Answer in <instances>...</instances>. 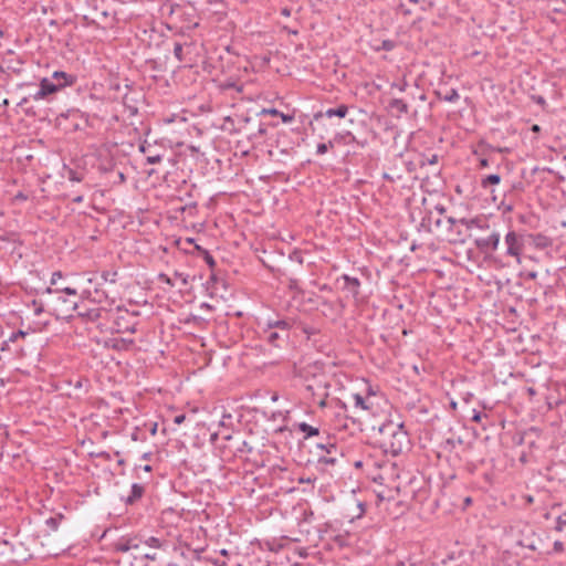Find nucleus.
Here are the masks:
<instances>
[{
	"mask_svg": "<svg viewBox=\"0 0 566 566\" xmlns=\"http://www.w3.org/2000/svg\"><path fill=\"white\" fill-rule=\"evenodd\" d=\"M327 149H328L327 144L322 143V144H318V145H317L316 153H317L318 155H324V154L327 151Z\"/></svg>",
	"mask_w": 566,
	"mask_h": 566,
	"instance_id": "obj_30",
	"label": "nucleus"
},
{
	"mask_svg": "<svg viewBox=\"0 0 566 566\" xmlns=\"http://www.w3.org/2000/svg\"><path fill=\"white\" fill-rule=\"evenodd\" d=\"M259 132H260L261 134H263V133L265 132V129L260 128V130H259Z\"/></svg>",
	"mask_w": 566,
	"mask_h": 566,
	"instance_id": "obj_54",
	"label": "nucleus"
},
{
	"mask_svg": "<svg viewBox=\"0 0 566 566\" xmlns=\"http://www.w3.org/2000/svg\"><path fill=\"white\" fill-rule=\"evenodd\" d=\"M480 165H481L482 167H486V166H488V160H486V159H482V160L480 161Z\"/></svg>",
	"mask_w": 566,
	"mask_h": 566,
	"instance_id": "obj_47",
	"label": "nucleus"
},
{
	"mask_svg": "<svg viewBox=\"0 0 566 566\" xmlns=\"http://www.w3.org/2000/svg\"><path fill=\"white\" fill-rule=\"evenodd\" d=\"M56 292H63L69 295H76V293H77L76 290L73 287H63L61 290H56Z\"/></svg>",
	"mask_w": 566,
	"mask_h": 566,
	"instance_id": "obj_31",
	"label": "nucleus"
},
{
	"mask_svg": "<svg viewBox=\"0 0 566 566\" xmlns=\"http://www.w3.org/2000/svg\"><path fill=\"white\" fill-rule=\"evenodd\" d=\"M61 277H62V273L60 271L54 272L52 274L51 284H55L57 282V280Z\"/></svg>",
	"mask_w": 566,
	"mask_h": 566,
	"instance_id": "obj_34",
	"label": "nucleus"
},
{
	"mask_svg": "<svg viewBox=\"0 0 566 566\" xmlns=\"http://www.w3.org/2000/svg\"><path fill=\"white\" fill-rule=\"evenodd\" d=\"M144 492H145V489L142 484L134 483L132 485L130 495L127 497L126 503L127 504L135 503L137 500H139L143 496Z\"/></svg>",
	"mask_w": 566,
	"mask_h": 566,
	"instance_id": "obj_14",
	"label": "nucleus"
},
{
	"mask_svg": "<svg viewBox=\"0 0 566 566\" xmlns=\"http://www.w3.org/2000/svg\"><path fill=\"white\" fill-rule=\"evenodd\" d=\"M185 419H186L185 415H178V416L175 417L174 422L177 423V424H180V423H182L185 421Z\"/></svg>",
	"mask_w": 566,
	"mask_h": 566,
	"instance_id": "obj_35",
	"label": "nucleus"
},
{
	"mask_svg": "<svg viewBox=\"0 0 566 566\" xmlns=\"http://www.w3.org/2000/svg\"><path fill=\"white\" fill-rule=\"evenodd\" d=\"M149 455H150L149 453H145V454L143 455V458H144V459H149Z\"/></svg>",
	"mask_w": 566,
	"mask_h": 566,
	"instance_id": "obj_50",
	"label": "nucleus"
},
{
	"mask_svg": "<svg viewBox=\"0 0 566 566\" xmlns=\"http://www.w3.org/2000/svg\"><path fill=\"white\" fill-rule=\"evenodd\" d=\"M481 417H482V416H481V413H480V412H475V413L473 415V417H472V420H473L474 422H480V421H481Z\"/></svg>",
	"mask_w": 566,
	"mask_h": 566,
	"instance_id": "obj_38",
	"label": "nucleus"
},
{
	"mask_svg": "<svg viewBox=\"0 0 566 566\" xmlns=\"http://www.w3.org/2000/svg\"><path fill=\"white\" fill-rule=\"evenodd\" d=\"M196 249L198 251H201L205 254L206 262L209 264L210 268H213L216 262H214L213 258L209 254V252L203 250V249H201L200 245H196Z\"/></svg>",
	"mask_w": 566,
	"mask_h": 566,
	"instance_id": "obj_25",
	"label": "nucleus"
},
{
	"mask_svg": "<svg viewBox=\"0 0 566 566\" xmlns=\"http://www.w3.org/2000/svg\"><path fill=\"white\" fill-rule=\"evenodd\" d=\"M262 114H271V115H277L279 114V111L275 109V108H271V109H262L261 112Z\"/></svg>",
	"mask_w": 566,
	"mask_h": 566,
	"instance_id": "obj_36",
	"label": "nucleus"
},
{
	"mask_svg": "<svg viewBox=\"0 0 566 566\" xmlns=\"http://www.w3.org/2000/svg\"><path fill=\"white\" fill-rule=\"evenodd\" d=\"M297 428L301 432H303L305 434V438L318 434V429L313 426L307 424L306 422H300L297 424Z\"/></svg>",
	"mask_w": 566,
	"mask_h": 566,
	"instance_id": "obj_19",
	"label": "nucleus"
},
{
	"mask_svg": "<svg viewBox=\"0 0 566 566\" xmlns=\"http://www.w3.org/2000/svg\"><path fill=\"white\" fill-rule=\"evenodd\" d=\"M138 547L139 544L135 538L122 537L114 544L115 551L120 553H126L130 549H137Z\"/></svg>",
	"mask_w": 566,
	"mask_h": 566,
	"instance_id": "obj_9",
	"label": "nucleus"
},
{
	"mask_svg": "<svg viewBox=\"0 0 566 566\" xmlns=\"http://www.w3.org/2000/svg\"><path fill=\"white\" fill-rule=\"evenodd\" d=\"M438 96L446 101V102H450V103H453L455 101L459 99V93L455 88H450V90H447L446 93H442L441 91L437 92Z\"/></svg>",
	"mask_w": 566,
	"mask_h": 566,
	"instance_id": "obj_17",
	"label": "nucleus"
},
{
	"mask_svg": "<svg viewBox=\"0 0 566 566\" xmlns=\"http://www.w3.org/2000/svg\"><path fill=\"white\" fill-rule=\"evenodd\" d=\"M76 77L62 71H55L51 78L44 77L40 82V90L33 95L34 101L44 99L46 96L57 91L71 86L75 83Z\"/></svg>",
	"mask_w": 566,
	"mask_h": 566,
	"instance_id": "obj_3",
	"label": "nucleus"
},
{
	"mask_svg": "<svg viewBox=\"0 0 566 566\" xmlns=\"http://www.w3.org/2000/svg\"><path fill=\"white\" fill-rule=\"evenodd\" d=\"M281 13H282L283 15H285V17H289V15L291 14V10H290V9H287V8H283V9L281 10Z\"/></svg>",
	"mask_w": 566,
	"mask_h": 566,
	"instance_id": "obj_41",
	"label": "nucleus"
},
{
	"mask_svg": "<svg viewBox=\"0 0 566 566\" xmlns=\"http://www.w3.org/2000/svg\"><path fill=\"white\" fill-rule=\"evenodd\" d=\"M116 276H117V272H116V271H114V272L104 271V272L102 273V279H103L105 282L115 283V282H116Z\"/></svg>",
	"mask_w": 566,
	"mask_h": 566,
	"instance_id": "obj_24",
	"label": "nucleus"
},
{
	"mask_svg": "<svg viewBox=\"0 0 566 566\" xmlns=\"http://www.w3.org/2000/svg\"><path fill=\"white\" fill-rule=\"evenodd\" d=\"M321 449L326 450L327 455H322L319 458V462H324L326 464H334L336 462V454L338 453L337 447L333 443L328 446L319 444Z\"/></svg>",
	"mask_w": 566,
	"mask_h": 566,
	"instance_id": "obj_10",
	"label": "nucleus"
},
{
	"mask_svg": "<svg viewBox=\"0 0 566 566\" xmlns=\"http://www.w3.org/2000/svg\"><path fill=\"white\" fill-rule=\"evenodd\" d=\"M0 71H2V67L0 66Z\"/></svg>",
	"mask_w": 566,
	"mask_h": 566,
	"instance_id": "obj_57",
	"label": "nucleus"
},
{
	"mask_svg": "<svg viewBox=\"0 0 566 566\" xmlns=\"http://www.w3.org/2000/svg\"><path fill=\"white\" fill-rule=\"evenodd\" d=\"M95 301L101 302L102 301L101 296L96 297Z\"/></svg>",
	"mask_w": 566,
	"mask_h": 566,
	"instance_id": "obj_53",
	"label": "nucleus"
},
{
	"mask_svg": "<svg viewBox=\"0 0 566 566\" xmlns=\"http://www.w3.org/2000/svg\"><path fill=\"white\" fill-rule=\"evenodd\" d=\"M264 335L268 342L275 347H281L282 344L285 343L286 339L289 338V332L283 333L268 328L264 331Z\"/></svg>",
	"mask_w": 566,
	"mask_h": 566,
	"instance_id": "obj_7",
	"label": "nucleus"
},
{
	"mask_svg": "<svg viewBox=\"0 0 566 566\" xmlns=\"http://www.w3.org/2000/svg\"><path fill=\"white\" fill-rule=\"evenodd\" d=\"M500 233L493 231L490 235L485 238H480L475 240V244L480 250H496L500 244Z\"/></svg>",
	"mask_w": 566,
	"mask_h": 566,
	"instance_id": "obj_6",
	"label": "nucleus"
},
{
	"mask_svg": "<svg viewBox=\"0 0 566 566\" xmlns=\"http://www.w3.org/2000/svg\"><path fill=\"white\" fill-rule=\"evenodd\" d=\"M378 433V442L385 453L396 457L409 448L410 440L408 433L400 423L392 421L384 423L379 427Z\"/></svg>",
	"mask_w": 566,
	"mask_h": 566,
	"instance_id": "obj_1",
	"label": "nucleus"
},
{
	"mask_svg": "<svg viewBox=\"0 0 566 566\" xmlns=\"http://www.w3.org/2000/svg\"><path fill=\"white\" fill-rule=\"evenodd\" d=\"M501 182V176L497 174H492L486 177H484L481 180L482 188H488L491 185H499Z\"/></svg>",
	"mask_w": 566,
	"mask_h": 566,
	"instance_id": "obj_21",
	"label": "nucleus"
},
{
	"mask_svg": "<svg viewBox=\"0 0 566 566\" xmlns=\"http://www.w3.org/2000/svg\"><path fill=\"white\" fill-rule=\"evenodd\" d=\"M354 405L356 408H359L361 410H370L371 405L369 403V399L363 397L360 394H354L353 395Z\"/></svg>",
	"mask_w": 566,
	"mask_h": 566,
	"instance_id": "obj_16",
	"label": "nucleus"
},
{
	"mask_svg": "<svg viewBox=\"0 0 566 566\" xmlns=\"http://www.w3.org/2000/svg\"><path fill=\"white\" fill-rule=\"evenodd\" d=\"M438 161V156L437 155H432L430 159H428V163L430 165H433V164H437Z\"/></svg>",
	"mask_w": 566,
	"mask_h": 566,
	"instance_id": "obj_39",
	"label": "nucleus"
},
{
	"mask_svg": "<svg viewBox=\"0 0 566 566\" xmlns=\"http://www.w3.org/2000/svg\"><path fill=\"white\" fill-rule=\"evenodd\" d=\"M374 465L376 468V472L371 474L373 480L379 484L388 486L389 489L400 492L401 470L398 468L397 463L386 460L381 462H375Z\"/></svg>",
	"mask_w": 566,
	"mask_h": 566,
	"instance_id": "obj_2",
	"label": "nucleus"
},
{
	"mask_svg": "<svg viewBox=\"0 0 566 566\" xmlns=\"http://www.w3.org/2000/svg\"><path fill=\"white\" fill-rule=\"evenodd\" d=\"M145 544L148 545L149 547H154V548H160L161 547V542L159 541V538L157 537H148L146 541H145Z\"/></svg>",
	"mask_w": 566,
	"mask_h": 566,
	"instance_id": "obj_26",
	"label": "nucleus"
},
{
	"mask_svg": "<svg viewBox=\"0 0 566 566\" xmlns=\"http://www.w3.org/2000/svg\"><path fill=\"white\" fill-rule=\"evenodd\" d=\"M439 212H440V213H443V212H444V208H443V207H442V208H440V209H439Z\"/></svg>",
	"mask_w": 566,
	"mask_h": 566,
	"instance_id": "obj_52",
	"label": "nucleus"
},
{
	"mask_svg": "<svg viewBox=\"0 0 566 566\" xmlns=\"http://www.w3.org/2000/svg\"><path fill=\"white\" fill-rule=\"evenodd\" d=\"M221 554H222V555H227V551H226V549H223V551L221 552Z\"/></svg>",
	"mask_w": 566,
	"mask_h": 566,
	"instance_id": "obj_55",
	"label": "nucleus"
},
{
	"mask_svg": "<svg viewBox=\"0 0 566 566\" xmlns=\"http://www.w3.org/2000/svg\"><path fill=\"white\" fill-rule=\"evenodd\" d=\"M75 201H76V202H81V201H82V197H77V198H75Z\"/></svg>",
	"mask_w": 566,
	"mask_h": 566,
	"instance_id": "obj_51",
	"label": "nucleus"
},
{
	"mask_svg": "<svg viewBox=\"0 0 566 566\" xmlns=\"http://www.w3.org/2000/svg\"><path fill=\"white\" fill-rule=\"evenodd\" d=\"M448 221L451 223V224H454L457 222H459V220H455L454 218L450 217L448 218Z\"/></svg>",
	"mask_w": 566,
	"mask_h": 566,
	"instance_id": "obj_46",
	"label": "nucleus"
},
{
	"mask_svg": "<svg viewBox=\"0 0 566 566\" xmlns=\"http://www.w3.org/2000/svg\"><path fill=\"white\" fill-rule=\"evenodd\" d=\"M411 2H418V0H410Z\"/></svg>",
	"mask_w": 566,
	"mask_h": 566,
	"instance_id": "obj_56",
	"label": "nucleus"
},
{
	"mask_svg": "<svg viewBox=\"0 0 566 566\" xmlns=\"http://www.w3.org/2000/svg\"><path fill=\"white\" fill-rule=\"evenodd\" d=\"M532 130H533L534 133H538V132L541 130V127H539L538 125H536V124H535V125H533V126H532Z\"/></svg>",
	"mask_w": 566,
	"mask_h": 566,
	"instance_id": "obj_45",
	"label": "nucleus"
},
{
	"mask_svg": "<svg viewBox=\"0 0 566 566\" xmlns=\"http://www.w3.org/2000/svg\"><path fill=\"white\" fill-rule=\"evenodd\" d=\"M265 325L268 329H275L283 333L289 332L291 327V324L285 319H268Z\"/></svg>",
	"mask_w": 566,
	"mask_h": 566,
	"instance_id": "obj_11",
	"label": "nucleus"
},
{
	"mask_svg": "<svg viewBox=\"0 0 566 566\" xmlns=\"http://www.w3.org/2000/svg\"><path fill=\"white\" fill-rule=\"evenodd\" d=\"M505 243L507 245L506 254L516 258L517 262H521V252L523 248V243L521 241V238L514 232L510 231L505 235Z\"/></svg>",
	"mask_w": 566,
	"mask_h": 566,
	"instance_id": "obj_4",
	"label": "nucleus"
},
{
	"mask_svg": "<svg viewBox=\"0 0 566 566\" xmlns=\"http://www.w3.org/2000/svg\"><path fill=\"white\" fill-rule=\"evenodd\" d=\"M159 280L165 282L166 284L170 285V286H174L176 285V282L174 281V277H169L168 275L166 274H160L159 275Z\"/></svg>",
	"mask_w": 566,
	"mask_h": 566,
	"instance_id": "obj_27",
	"label": "nucleus"
},
{
	"mask_svg": "<svg viewBox=\"0 0 566 566\" xmlns=\"http://www.w3.org/2000/svg\"><path fill=\"white\" fill-rule=\"evenodd\" d=\"M144 470H145L146 472H150V471H151V467L147 464V465H145V467H144Z\"/></svg>",
	"mask_w": 566,
	"mask_h": 566,
	"instance_id": "obj_49",
	"label": "nucleus"
},
{
	"mask_svg": "<svg viewBox=\"0 0 566 566\" xmlns=\"http://www.w3.org/2000/svg\"><path fill=\"white\" fill-rule=\"evenodd\" d=\"M126 331H128V332H130V333H135V332H136V328H135V326L126 327Z\"/></svg>",
	"mask_w": 566,
	"mask_h": 566,
	"instance_id": "obj_48",
	"label": "nucleus"
},
{
	"mask_svg": "<svg viewBox=\"0 0 566 566\" xmlns=\"http://www.w3.org/2000/svg\"><path fill=\"white\" fill-rule=\"evenodd\" d=\"M536 276H537V273H536V272H530V273L527 274V277H528V279H531V280L536 279Z\"/></svg>",
	"mask_w": 566,
	"mask_h": 566,
	"instance_id": "obj_42",
	"label": "nucleus"
},
{
	"mask_svg": "<svg viewBox=\"0 0 566 566\" xmlns=\"http://www.w3.org/2000/svg\"><path fill=\"white\" fill-rule=\"evenodd\" d=\"M281 116H282L283 122H290L292 119L291 116H287V115H284V114H281Z\"/></svg>",
	"mask_w": 566,
	"mask_h": 566,
	"instance_id": "obj_43",
	"label": "nucleus"
},
{
	"mask_svg": "<svg viewBox=\"0 0 566 566\" xmlns=\"http://www.w3.org/2000/svg\"><path fill=\"white\" fill-rule=\"evenodd\" d=\"M348 112V107L346 105H339L337 108H328L325 111V113H319L317 115H315V118H318L321 116H326L328 118L333 117V116H337L339 118H343L346 116Z\"/></svg>",
	"mask_w": 566,
	"mask_h": 566,
	"instance_id": "obj_12",
	"label": "nucleus"
},
{
	"mask_svg": "<svg viewBox=\"0 0 566 566\" xmlns=\"http://www.w3.org/2000/svg\"><path fill=\"white\" fill-rule=\"evenodd\" d=\"M174 53L176 57L181 61V54H182V45L180 43H176L174 48Z\"/></svg>",
	"mask_w": 566,
	"mask_h": 566,
	"instance_id": "obj_28",
	"label": "nucleus"
},
{
	"mask_svg": "<svg viewBox=\"0 0 566 566\" xmlns=\"http://www.w3.org/2000/svg\"><path fill=\"white\" fill-rule=\"evenodd\" d=\"M149 432L151 436H155L157 433V423L156 422L150 423Z\"/></svg>",
	"mask_w": 566,
	"mask_h": 566,
	"instance_id": "obj_37",
	"label": "nucleus"
},
{
	"mask_svg": "<svg viewBox=\"0 0 566 566\" xmlns=\"http://www.w3.org/2000/svg\"><path fill=\"white\" fill-rule=\"evenodd\" d=\"M554 551H555V552H557V553L563 552V551H564V545H563V543H562V542H559V541H556V542L554 543Z\"/></svg>",
	"mask_w": 566,
	"mask_h": 566,
	"instance_id": "obj_33",
	"label": "nucleus"
},
{
	"mask_svg": "<svg viewBox=\"0 0 566 566\" xmlns=\"http://www.w3.org/2000/svg\"><path fill=\"white\" fill-rule=\"evenodd\" d=\"M406 85H407L406 83H402V84H400V85H396V86L398 87V90H399L400 92H402V91H405V90H406Z\"/></svg>",
	"mask_w": 566,
	"mask_h": 566,
	"instance_id": "obj_44",
	"label": "nucleus"
},
{
	"mask_svg": "<svg viewBox=\"0 0 566 566\" xmlns=\"http://www.w3.org/2000/svg\"><path fill=\"white\" fill-rule=\"evenodd\" d=\"M553 514L556 515L555 516V521H556L555 530L557 532H562L566 527V509L563 510V504L555 503L554 505H552L551 511L545 514V517L549 518L551 515H553Z\"/></svg>",
	"mask_w": 566,
	"mask_h": 566,
	"instance_id": "obj_5",
	"label": "nucleus"
},
{
	"mask_svg": "<svg viewBox=\"0 0 566 566\" xmlns=\"http://www.w3.org/2000/svg\"><path fill=\"white\" fill-rule=\"evenodd\" d=\"M72 310L76 311L78 316L85 317V318H87L88 321H92V322L97 321L99 318V316H101L99 308H91V310H88L86 312H80L78 311V306H77L76 303H73Z\"/></svg>",
	"mask_w": 566,
	"mask_h": 566,
	"instance_id": "obj_13",
	"label": "nucleus"
},
{
	"mask_svg": "<svg viewBox=\"0 0 566 566\" xmlns=\"http://www.w3.org/2000/svg\"><path fill=\"white\" fill-rule=\"evenodd\" d=\"M145 558L149 560H155L157 558L156 554H145Z\"/></svg>",
	"mask_w": 566,
	"mask_h": 566,
	"instance_id": "obj_40",
	"label": "nucleus"
},
{
	"mask_svg": "<svg viewBox=\"0 0 566 566\" xmlns=\"http://www.w3.org/2000/svg\"><path fill=\"white\" fill-rule=\"evenodd\" d=\"M62 518L63 516L60 514L57 516L48 518L45 523L52 531H56Z\"/></svg>",
	"mask_w": 566,
	"mask_h": 566,
	"instance_id": "obj_22",
	"label": "nucleus"
},
{
	"mask_svg": "<svg viewBox=\"0 0 566 566\" xmlns=\"http://www.w3.org/2000/svg\"><path fill=\"white\" fill-rule=\"evenodd\" d=\"M344 281L343 289L347 291L354 298H357L359 294L360 282L357 277H352L347 274L340 277Z\"/></svg>",
	"mask_w": 566,
	"mask_h": 566,
	"instance_id": "obj_8",
	"label": "nucleus"
},
{
	"mask_svg": "<svg viewBox=\"0 0 566 566\" xmlns=\"http://www.w3.org/2000/svg\"><path fill=\"white\" fill-rule=\"evenodd\" d=\"M146 160H147V163H148V164L154 165V164H158V163H160L161 157H160V155L148 156V157L146 158Z\"/></svg>",
	"mask_w": 566,
	"mask_h": 566,
	"instance_id": "obj_29",
	"label": "nucleus"
},
{
	"mask_svg": "<svg viewBox=\"0 0 566 566\" xmlns=\"http://www.w3.org/2000/svg\"><path fill=\"white\" fill-rule=\"evenodd\" d=\"M389 107L394 112H397L398 115L406 114L409 109L408 104L405 101L399 99V98H394L392 101H390Z\"/></svg>",
	"mask_w": 566,
	"mask_h": 566,
	"instance_id": "obj_15",
	"label": "nucleus"
},
{
	"mask_svg": "<svg viewBox=\"0 0 566 566\" xmlns=\"http://www.w3.org/2000/svg\"><path fill=\"white\" fill-rule=\"evenodd\" d=\"M533 243L538 249H545L552 244V240L543 234H536L533 238Z\"/></svg>",
	"mask_w": 566,
	"mask_h": 566,
	"instance_id": "obj_18",
	"label": "nucleus"
},
{
	"mask_svg": "<svg viewBox=\"0 0 566 566\" xmlns=\"http://www.w3.org/2000/svg\"><path fill=\"white\" fill-rule=\"evenodd\" d=\"M459 223L465 226L468 229H471L473 227L483 229L485 227L484 223L482 222V220L478 219V218H474V219L462 218L459 220Z\"/></svg>",
	"mask_w": 566,
	"mask_h": 566,
	"instance_id": "obj_20",
	"label": "nucleus"
},
{
	"mask_svg": "<svg viewBox=\"0 0 566 566\" xmlns=\"http://www.w3.org/2000/svg\"><path fill=\"white\" fill-rule=\"evenodd\" d=\"M174 281L177 283H180V285L182 286H187L189 281H188V275H185L184 273H179V272H175L174 273Z\"/></svg>",
	"mask_w": 566,
	"mask_h": 566,
	"instance_id": "obj_23",
	"label": "nucleus"
},
{
	"mask_svg": "<svg viewBox=\"0 0 566 566\" xmlns=\"http://www.w3.org/2000/svg\"><path fill=\"white\" fill-rule=\"evenodd\" d=\"M69 179L71 181H81L82 178L77 176V174L74 170H70L69 172Z\"/></svg>",
	"mask_w": 566,
	"mask_h": 566,
	"instance_id": "obj_32",
	"label": "nucleus"
}]
</instances>
